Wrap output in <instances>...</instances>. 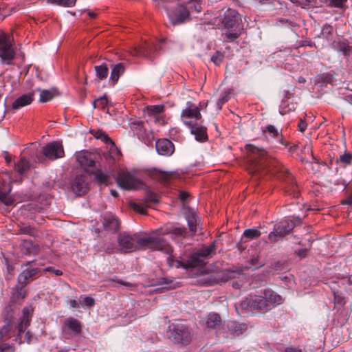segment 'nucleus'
Here are the masks:
<instances>
[{
    "mask_svg": "<svg viewBox=\"0 0 352 352\" xmlns=\"http://www.w3.org/2000/svg\"><path fill=\"white\" fill-rule=\"evenodd\" d=\"M168 234H172V237H185L187 230L184 227H177L168 224L156 229L145 237H142L137 233L133 234L126 232L121 233L118 237V243L122 248L130 252L150 248L170 254L173 251V248L163 238Z\"/></svg>",
    "mask_w": 352,
    "mask_h": 352,
    "instance_id": "1",
    "label": "nucleus"
},
{
    "mask_svg": "<svg viewBox=\"0 0 352 352\" xmlns=\"http://www.w3.org/2000/svg\"><path fill=\"white\" fill-rule=\"evenodd\" d=\"M249 171L254 175L256 173H270L276 175L280 179L285 182V191L287 194L296 197L299 190L296 184L293 176L276 159L267 154L266 151L255 146L253 144H247L245 146Z\"/></svg>",
    "mask_w": 352,
    "mask_h": 352,
    "instance_id": "2",
    "label": "nucleus"
},
{
    "mask_svg": "<svg viewBox=\"0 0 352 352\" xmlns=\"http://www.w3.org/2000/svg\"><path fill=\"white\" fill-rule=\"evenodd\" d=\"M283 298L272 289H264L258 295L249 296L241 302V309L264 314L282 304Z\"/></svg>",
    "mask_w": 352,
    "mask_h": 352,
    "instance_id": "3",
    "label": "nucleus"
},
{
    "mask_svg": "<svg viewBox=\"0 0 352 352\" xmlns=\"http://www.w3.org/2000/svg\"><path fill=\"white\" fill-rule=\"evenodd\" d=\"M221 24L225 29L222 34L224 41L233 42L238 38L243 30L241 15L234 10H227L221 20Z\"/></svg>",
    "mask_w": 352,
    "mask_h": 352,
    "instance_id": "4",
    "label": "nucleus"
},
{
    "mask_svg": "<svg viewBox=\"0 0 352 352\" xmlns=\"http://www.w3.org/2000/svg\"><path fill=\"white\" fill-rule=\"evenodd\" d=\"M214 250L215 245L212 243L208 246L199 249L196 252L192 254L188 259L182 261L174 260L172 256V252L168 254L167 261L170 266H175L177 268H193L203 264L204 260L210 257Z\"/></svg>",
    "mask_w": 352,
    "mask_h": 352,
    "instance_id": "5",
    "label": "nucleus"
},
{
    "mask_svg": "<svg viewBox=\"0 0 352 352\" xmlns=\"http://www.w3.org/2000/svg\"><path fill=\"white\" fill-rule=\"evenodd\" d=\"M167 338L173 343L188 345L192 337L190 329L182 323H172L166 331Z\"/></svg>",
    "mask_w": 352,
    "mask_h": 352,
    "instance_id": "6",
    "label": "nucleus"
},
{
    "mask_svg": "<svg viewBox=\"0 0 352 352\" xmlns=\"http://www.w3.org/2000/svg\"><path fill=\"white\" fill-rule=\"evenodd\" d=\"M334 296V314L333 323L336 326L342 327L348 320L350 316L349 309L345 306V298L338 292H333Z\"/></svg>",
    "mask_w": 352,
    "mask_h": 352,
    "instance_id": "7",
    "label": "nucleus"
},
{
    "mask_svg": "<svg viewBox=\"0 0 352 352\" xmlns=\"http://www.w3.org/2000/svg\"><path fill=\"white\" fill-rule=\"evenodd\" d=\"M116 180L120 188L126 190L138 189L142 185V182L137 177L128 171L118 173Z\"/></svg>",
    "mask_w": 352,
    "mask_h": 352,
    "instance_id": "8",
    "label": "nucleus"
},
{
    "mask_svg": "<svg viewBox=\"0 0 352 352\" xmlns=\"http://www.w3.org/2000/svg\"><path fill=\"white\" fill-rule=\"evenodd\" d=\"M200 108L191 102L186 103V107L181 112V120L188 126L202 120Z\"/></svg>",
    "mask_w": 352,
    "mask_h": 352,
    "instance_id": "9",
    "label": "nucleus"
},
{
    "mask_svg": "<svg viewBox=\"0 0 352 352\" xmlns=\"http://www.w3.org/2000/svg\"><path fill=\"white\" fill-rule=\"evenodd\" d=\"M294 226L293 221L289 219H285L276 223L273 231L268 235L269 240L272 243L278 241L280 238L289 234L293 230Z\"/></svg>",
    "mask_w": 352,
    "mask_h": 352,
    "instance_id": "10",
    "label": "nucleus"
},
{
    "mask_svg": "<svg viewBox=\"0 0 352 352\" xmlns=\"http://www.w3.org/2000/svg\"><path fill=\"white\" fill-rule=\"evenodd\" d=\"M15 56L10 38L6 35L0 36V57L7 64H10Z\"/></svg>",
    "mask_w": 352,
    "mask_h": 352,
    "instance_id": "11",
    "label": "nucleus"
},
{
    "mask_svg": "<svg viewBox=\"0 0 352 352\" xmlns=\"http://www.w3.org/2000/svg\"><path fill=\"white\" fill-rule=\"evenodd\" d=\"M43 153L47 159L51 160L63 157L65 155L63 146L58 142L48 143L43 148Z\"/></svg>",
    "mask_w": 352,
    "mask_h": 352,
    "instance_id": "12",
    "label": "nucleus"
},
{
    "mask_svg": "<svg viewBox=\"0 0 352 352\" xmlns=\"http://www.w3.org/2000/svg\"><path fill=\"white\" fill-rule=\"evenodd\" d=\"M169 19L173 25H179L189 19V10L186 6L182 4H177L173 12H168Z\"/></svg>",
    "mask_w": 352,
    "mask_h": 352,
    "instance_id": "13",
    "label": "nucleus"
},
{
    "mask_svg": "<svg viewBox=\"0 0 352 352\" xmlns=\"http://www.w3.org/2000/svg\"><path fill=\"white\" fill-rule=\"evenodd\" d=\"M32 261L27 262L24 265L26 268L18 276V282L22 285H27L30 280H32L41 272L40 268L32 267Z\"/></svg>",
    "mask_w": 352,
    "mask_h": 352,
    "instance_id": "14",
    "label": "nucleus"
},
{
    "mask_svg": "<svg viewBox=\"0 0 352 352\" xmlns=\"http://www.w3.org/2000/svg\"><path fill=\"white\" fill-rule=\"evenodd\" d=\"M76 160L80 166L87 173L95 170L96 162L92 155L87 151H82L76 155Z\"/></svg>",
    "mask_w": 352,
    "mask_h": 352,
    "instance_id": "15",
    "label": "nucleus"
},
{
    "mask_svg": "<svg viewBox=\"0 0 352 352\" xmlns=\"http://www.w3.org/2000/svg\"><path fill=\"white\" fill-rule=\"evenodd\" d=\"M195 140L199 142H205L208 140L207 128L202 124V120L187 126Z\"/></svg>",
    "mask_w": 352,
    "mask_h": 352,
    "instance_id": "16",
    "label": "nucleus"
},
{
    "mask_svg": "<svg viewBox=\"0 0 352 352\" xmlns=\"http://www.w3.org/2000/svg\"><path fill=\"white\" fill-rule=\"evenodd\" d=\"M88 182L84 175H77L72 183V190L77 195H82L88 190Z\"/></svg>",
    "mask_w": 352,
    "mask_h": 352,
    "instance_id": "17",
    "label": "nucleus"
},
{
    "mask_svg": "<svg viewBox=\"0 0 352 352\" xmlns=\"http://www.w3.org/2000/svg\"><path fill=\"white\" fill-rule=\"evenodd\" d=\"M155 148L158 154L164 156H170L175 151L173 143L166 139H159L155 142Z\"/></svg>",
    "mask_w": 352,
    "mask_h": 352,
    "instance_id": "18",
    "label": "nucleus"
},
{
    "mask_svg": "<svg viewBox=\"0 0 352 352\" xmlns=\"http://www.w3.org/2000/svg\"><path fill=\"white\" fill-rule=\"evenodd\" d=\"M62 329L64 333L70 331L76 336L80 333L82 325L78 320L73 317H69L64 320Z\"/></svg>",
    "mask_w": 352,
    "mask_h": 352,
    "instance_id": "19",
    "label": "nucleus"
},
{
    "mask_svg": "<svg viewBox=\"0 0 352 352\" xmlns=\"http://www.w3.org/2000/svg\"><path fill=\"white\" fill-rule=\"evenodd\" d=\"M158 44L145 43L143 45L135 50V55L143 56L149 58L153 57V54L158 50Z\"/></svg>",
    "mask_w": 352,
    "mask_h": 352,
    "instance_id": "20",
    "label": "nucleus"
},
{
    "mask_svg": "<svg viewBox=\"0 0 352 352\" xmlns=\"http://www.w3.org/2000/svg\"><path fill=\"white\" fill-rule=\"evenodd\" d=\"M103 226L105 230L115 232L120 228V221L116 216L108 214L104 217Z\"/></svg>",
    "mask_w": 352,
    "mask_h": 352,
    "instance_id": "21",
    "label": "nucleus"
},
{
    "mask_svg": "<svg viewBox=\"0 0 352 352\" xmlns=\"http://www.w3.org/2000/svg\"><path fill=\"white\" fill-rule=\"evenodd\" d=\"M206 325L209 329H219L223 324L219 314L211 312L206 316Z\"/></svg>",
    "mask_w": 352,
    "mask_h": 352,
    "instance_id": "22",
    "label": "nucleus"
},
{
    "mask_svg": "<svg viewBox=\"0 0 352 352\" xmlns=\"http://www.w3.org/2000/svg\"><path fill=\"white\" fill-rule=\"evenodd\" d=\"M34 92L21 95L12 102V109L16 110L31 104L34 100Z\"/></svg>",
    "mask_w": 352,
    "mask_h": 352,
    "instance_id": "23",
    "label": "nucleus"
},
{
    "mask_svg": "<svg viewBox=\"0 0 352 352\" xmlns=\"http://www.w3.org/2000/svg\"><path fill=\"white\" fill-rule=\"evenodd\" d=\"M26 285H22L21 283H19L12 287L11 292V300L13 302H21L26 296V292L24 287Z\"/></svg>",
    "mask_w": 352,
    "mask_h": 352,
    "instance_id": "24",
    "label": "nucleus"
},
{
    "mask_svg": "<svg viewBox=\"0 0 352 352\" xmlns=\"http://www.w3.org/2000/svg\"><path fill=\"white\" fill-rule=\"evenodd\" d=\"M228 329L234 336H239L247 330V325L245 323L230 321L228 324Z\"/></svg>",
    "mask_w": 352,
    "mask_h": 352,
    "instance_id": "25",
    "label": "nucleus"
},
{
    "mask_svg": "<svg viewBox=\"0 0 352 352\" xmlns=\"http://www.w3.org/2000/svg\"><path fill=\"white\" fill-rule=\"evenodd\" d=\"M124 72V66L122 63H118L114 65L112 67L110 80L113 82V85H115L121 74H122Z\"/></svg>",
    "mask_w": 352,
    "mask_h": 352,
    "instance_id": "26",
    "label": "nucleus"
},
{
    "mask_svg": "<svg viewBox=\"0 0 352 352\" xmlns=\"http://www.w3.org/2000/svg\"><path fill=\"white\" fill-rule=\"evenodd\" d=\"M23 253L30 254L37 251V247L30 240H23L20 245Z\"/></svg>",
    "mask_w": 352,
    "mask_h": 352,
    "instance_id": "27",
    "label": "nucleus"
},
{
    "mask_svg": "<svg viewBox=\"0 0 352 352\" xmlns=\"http://www.w3.org/2000/svg\"><path fill=\"white\" fill-rule=\"evenodd\" d=\"M96 77L98 80H104L107 78L109 74V67L107 64L96 65L94 67Z\"/></svg>",
    "mask_w": 352,
    "mask_h": 352,
    "instance_id": "28",
    "label": "nucleus"
},
{
    "mask_svg": "<svg viewBox=\"0 0 352 352\" xmlns=\"http://www.w3.org/2000/svg\"><path fill=\"white\" fill-rule=\"evenodd\" d=\"M30 163L25 158H21L16 164H15V170L20 175L23 174L30 168Z\"/></svg>",
    "mask_w": 352,
    "mask_h": 352,
    "instance_id": "29",
    "label": "nucleus"
},
{
    "mask_svg": "<svg viewBox=\"0 0 352 352\" xmlns=\"http://www.w3.org/2000/svg\"><path fill=\"white\" fill-rule=\"evenodd\" d=\"M110 144L109 148V153L107 154V156L110 158H112L113 160H116V158L119 157L121 155V151L119 148L117 147L115 142L111 140V141L109 142Z\"/></svg>",
    "mask_w": 352,
    "mask_h": 352,
    "instance_id": "30",
    "label": "nucleus"
},
{
    "mask_svg": "<svg viewBox=\"0 0 352 352\" xmlns=\"http://www.w3.org/2000/svg\"><path fill=\"white\" fill-rule=\"evenodd\" d=\"M76 0H47V3L62 6V7H73L76 4Z\"/></svg>",
    "mask_w": 352,
    "mask_h": 352,
    "instance_id": "31",
    "label": "nucleus"
},
{
    "mask_svg": "<svg viewBox=\"0 0 352 352\" xmlns=\"http://www.w3.org/2000/svg\"><path fill=\"white\" fill-rule=\"evenodd\" d=\"M31 321V318H25L22 317L20 324H19V332H18V337H19V344H21L22 343L21 334L25 331V329L30 325Z\"/></svg>",
    "mask_w": 352,
    "mask_h": 352,
    "instance_id": "32",
    "label": "nucleus"
},
{
    "mask_svg": "<svg viewBox=\"0 0 352 352\" xmlns=\"http://www.w3.org/2000/svg\"><path fill=\"white\" fill-rule=\"evenodd\" d=\"M91 173L94 174L95 179L99 184H108L107 182L109 179V176L107 174L102 173L100 170H94Z\"/></svg>",
    "mask_w": 352,
    "mask_h": 352,
    "instance_id": "33",
    "label": "nucleus"
},
{
    "mask_svg": "<svg viewBox=\"0 0 352 352\" xmlns=\"http://www.w3.org/2000/svg\"><path fill=\"white\" fill-rule=\"evenodd\" d=\"M0 204H3L6 206H10L14 204V199L10 195L9 192H5L0 191Z\"/></svg>",
    "mask_w": 352,
    "mask_h": 352,
    "instance_id": "34",
    "label": "nucleus"
},
{
    "mask_svg": "<svg viewBox=\"0 0 352 352\" xmlns=\"http://www.w3.org/2000/svg\"><path fill=\"white\" fill-rule=\"evenodd\" d=\"M189 12H200L202 10V4L201 0H190L188 3Z\"/></svg>",
    "mask_w": 352,
    "mask_h": 352,
    "instance_id": "35",
    "label": "nucleus"
},
{
    "mask_svg": "<svg viewBox=\"0 0 352 352\" xmlns=\"http://www.w3.org/2000/svg\"><path fill=\"white\" fill-rule=\"evenodd\" d=\"M261 234V232L257 229H247L243 232V238H246L248 240H252L258 238Z\"/></svg>",
    "mask_w": 352,
    "mask_h": 352,
    "instance_id": "36",
    "label": "nucleus"
},
{
    "mask_svg": "<svg viewBox=\"0 0 352 352\" xmlns=\"http://www.w3.org/2000/svg\"><path fill=\"white\" fill-rule=\"evenodd\" d=\"M54 96V92L52 90H41L39 101L41 102H47L51 100Z\"/></svg>",
    "mask_w": 352,
    "mask_h": 352,
    "instance_id": "37",
    "label": "nucleus"
},
{
    "mask_svg": "<svg viewBox=\"0 0 352 352\" xmlns=\"http://www.w3.org/2000/svg\"><path fill=\"white\" fill-rule=\"evenodd\" d=\"M164 107L162 104L151 105L146 107L147 113L150 116H156L164 111Z\"/></svg>",
    "mask_w": 352,
    "mask_h": 352,
    "instance_id": "38",
    "label": "nucleus"
},
{
    "mask_svg": "<svg viewBox=\"0 0 352 352\" xmlns=\"http://www.w3.org/2000/svg\"><path fill=\"white\" fill-rule=\"evenodd\" d=\"M108 104V100L105 95L95 100L93 102L94 108H98L101 110H105Z\"/></svg>",
    "mask_w": 352,
    "mask_h": 352,
    "instance_id": "39",
    "label": "nucleus"
},
{
    "mask_svg": "<svg viewBox=\"0 0 352 352\" xmlns=\"http://www.w3.org/2000/svg\"><path fill=\"white\" fill-rule=\"evenodd\" d=\"M187 221L189 229L191 232L195 233L197 232V220L196 214L194 213L190 214L187 217Z\"/></svg>",
    "mask_w": 352,
    "mask_h": 352,
    "instance_id": "40",
    "label": "nucleus"
},
{
    "mask_svg": "<svg viewBox=\"0 0 352 352\" xmlns=\"http://www.w3.org/2000/svg\"><path fill=\"white\" fill-rule=\"evenodd\" d=\"M91 133L94 135V136L97 139H100L104 143L108 144L109 141H111V138L102 130H91Z\"/></svg>",
    "mask_w": 352,
    "mask_h": 352,
    "instance_id": "41",
    "label": "nucleus"
},
{
    "mask_svg": "<svg viewBox=\"0 0 352 352\" xmlns=\"http://www.w3.org/2000/svg\"><path fill=\"white\" fill-rule=\"evenodd\" d=\"M224 54L220 51H216L211 56V61L217 66H219L224 60Z\"/></svg>",
    "mask_w": 352,
    "mask_h": 352,
    "instance_id": "42",
    "label": "nucleus"
},
{
    "mask_svg": "<svg viewBox=\"0 0 352 352\" xmlns=\"http://www.w3.org/2000/svg\"><path fill=\"white\" fill-rule=\"evenodd\" d=\"M330 82V76L328 74H323L317 76L316 84L320 87L327 86Z\"/></svg>",
    "mask_w": 352,
    "mask_h": 352,
    "instance_id": "43",
    "label": "nucleus"
},
{
    "mask_svg": "<svg viewBox=\"0 0 352 352\" xmlns=\"http://www.w3.org/2000/svg\"><path fill=\"white\" fill-rule=\"evenodd\" d=\"M340 162L344 166L350 165L352 163V153H345L340 155L339 160H337V163Z\"/></svg>",
    "mask_w": 352,
    "mask_h": 352,
    "instance_id": "44",
    "label": "nucleus"
},
{
    "mask_svg": "<svg viewBox=\"0 0 352 352\" xmlns=\"http://www.w3.org/2000/svg\"><path fill=\"white\" fill-rule=\"evenodd\" d=\"M130 205L134 211H135L140 214H146L147 208L145 205H144L142 204L135 203V202H132V203H131Z\"/></svg>",
    "mask_w": 352,
    "mask_h": 352,
    "instance_id": "45",
    "label": "nucleus"
},
{
    "mask_svg": "<svg viewBox=\"0 0 352 352\" xmlns=\"http://www.w3.org/2000/svg\"><path fill=\"white\" fill-rule=\"evenodd\" d=\"M337 47L346 56H349L352 52V47L345 43H338Z\"/></svg>",
    "mask_w": 352,
    "mask_h": 352,
    "instance_id": "46",
    "label": "nucleus"
},
{
    "mask_svg": "<svg viewBox=\"0 0 352 352\" xmlns=\"http://www.w3.org/2000/svg\"><path fill=\"white\" fill-rule=\"evenodd\" d=\"M263 133H267L272 138H276L278 135L279 131L277 128H276L274 125L269 124L267 125L265 129L263 130Z\"/></svg>",
    "mask_w": 352,
    "mask_h": 352,
    "instance_id": "47",
    "label": "nucleus"
},
{
    "mask_svg": "<svg viewBox=\"0 0 352 352\" xmlns=\"http://www.w3.org/2000/svg\"><path fill=\"white\" fill-rule=\"evenodd\" d=\"M173 175L166 172H159L157 173L156 177L162 182L167 183L172 178Z\"/></svg>",
    "mask_w": 352,
    "mask_h": 352,
    "instance_id": "48",
    "label": "nucleus"
},
{
    "mask_svg": "<svg viewBox=\"0 0 352 352\" xmlns=\"http://www.w3.org/2000/svg\"><path fill=\"white\" fill-rule=\"evenodd\" d=\"M0 352H15V347L13 344L1 342L0 344Z\"/></svg>",
    "mask_w": 352,
    "mask_h": 352,
    "instance_id": "49",
    "label": "nucleus"
},
{
    "mask_svg": "<svg viewBox=\"0 0 352 352\" xmlns=\"http://www.w3.org/2000/svg\"><path fill=\"white\" fill-rule=\"evenodd\" d=\"M21 232L30 236H35L36 234V230L30 226H24L20 229Z\"/></svg>",
    "mask_w": 352,
    "mask_h": 352,
    "instance_id": "50",
    "label": "nucleus"
},
{
    "mask_svg": "<svg viewBox=\"0 0 352 352\" xmlns=\"http://www.w3.org/2000/svg\"><path fill=\"white\" fill-rule=\"evenodd\" d=\"M83 298V302L85 305L87 307H93L95 304V300L91 296H80V300Z\"/></svg>",
    "mask_w": 352,
    "mask_h": 352,
    "instance_id": "51",
    "label": "nucleus"
},
{
    "mask_svg": "<svg viewBox=\"0 0 352 352\" xmlns=\"http://www.w3.org/2000/svg\"><path fill=\"white\" fill-rule=\"evenodd\" d=\"M229 99V94L227 93H223L220 98L218 100L217 105L219 107V108H221V106L228 101Z\"/></svg>",
    "mask_w": 352,
    "mask_h": 352,
    "instance_id": "52",
    "label": "nucleus"
},
{
    "mask_svg": "<svg viewBox=\"0 0 352 352\" xmlns=\"http://www.w3.org/2000/svg\"><path fill=\"white\" fill-rule=\"evenodd\" d=\"M146 201L151 203L158 202V197L155 193H150L146 197Z\"/></svg>",
    "mask_w": 352,
    "mask_h": 352,
    "instance_id": "53",
    "label": "nucleus"
},
{
    "mask_svg": "<svg viewBox=\"0 0 352 352\" xmlns=\"http://www.w3.org/2000/svg\"><path fill=\"white\" fill-rule=\"evenodd\" d=\"M347 0H331V6L342 8Z\"/></svg>",
    "mask_w": 352,
    "mask_h": 352,
    "instance_id": "54",
    "label": "nucleus"
},
{
    "mask_svg": "<svg viewBox=\"0 0 352 352\" xmlns=\"http://www.w3.org/2000/svg\"><path fill=\"white\" fill-rule=\"evenodd\" d=\"M45 271L46 272H53L56 276H61L63 274L62 271L59 270H56L52 267H48L45 269Z\"/></svg>",
    "mask_w": 352,
    "mask_h": 352,
    "instance_id": "55",
    "label": "nucleus"
},
{
    "mask_svg": "<svg viewBox=\"0 0 352 352\" xmlns=\"http://www.w3.org/2000/svg\"><path fill=\"white\" fill-rule=\"evenodd\" d=\"M298 127L300 131L303 132L307 128V123L305 121L300 120L298 122Z\"/></svg>",
    "mask_w": 352,
    "mask_h": 352,
    "instance_id": "56",
    "label": "nucleus"
},
{
    "mask_svg": "<svg viewBox=\"0 0 352 352\" xmlns=\"http://www.w3.org/2000/svg\"><path fill=\"white\" fill-rule=\"evenodd\" d=\"M342 204H348L352 206V192L341 202Z\"/></svg>",
    "mask_w": 352,
    "mask_h": 352,
    "instance_id": "57",
    "label": "nucleus"
},
{
    "mask_svg": "<svg viewBox=\"0 0 352 352\" xmlns=\"http://www.w3.org/2000/svg\"><path fill=\"white\" fill-rule=\"evenodd\" d=\"M23 317L31 318V313L30 308L25 307L23 309Z\"/></svg>",
    "mask_w": 352,
    "mask_h": 352,
    "instance_id": "58",
    "label": "nucleus"
},
{
    "mask_svg": "<svg viewBox=\"0 0 352 352\" xmlns=\"http://www.w3.org/2000/svg\"><path fill=\"white\" fill-rule=\"evenodd\" d=\"M260 5L266 6V5H272L274 0H257Z\"/></svg>",
    "mask_w": 352,
    "mask_h": 352,
    "instance_id": "59",
    "label": "nucleus"
},
{
    "mask_svg": "<svg viewBox=\"0 0 352 352\" xmlns=\"http://www.w3.org/2000/svg\"><path fill=\"white\" fill-rule=\"evenodd\" d=\"M68 304L70 305L72 308H78L79 304L76 300H70L68 301Z\"/></svg>",
    "mask_w": 352,
    "mask_h": 352,
    "instance_id": "60",
    "label": "nucleus"
},
{
    "mask_svg": "<svg viewBox=\"0 0 352 352\" xmlns=\"http://www.w3.org/2000/svg\"><path fill=\"white\" fill-rule=\"evenodd\" d=\"M189 194L186 192H180L179 193V199L182 201H186L187 198L188 197Z\"/></svg>",
    "mask_w": 352,
    "mask_h": 352,
    "instance_id": "61",
    "label": "nucleus"
},
{
    "mask_svg": "<svg viewBox=\"0 0 352 352\" xmlns=\"http://www.w3.org/2000/svg\"><path fill=\"white\" fill-rule=\"evenodd\" d=\"M307 252V249H303V250H298L296 253L298 256H300V258H303V257L306 256Z\"/></svg>",
    "mask_w": 352,
    "mask_h": 352,
    "instance_id": "62",
    "label": "nucleus"
},
{
    "mask_svg": "<svg viewBox=\"0 0 352 352\" xmlns=\"http://www.w3.org/2000/svg\"><path fill=\"white\" fill-rule=\"evenodd\" d=\"M285 352H302V351L298 348L289 347L285 349Z\"/></svg>",
    "mask_w": 352,
    "mask_h": 352,
    "instance_id": "63",
    "label": "nucleus"
},
{
    "mask_svg": "<svg viewBox=\"0 0 352 352\" xmlns=\"http://www.w3.org/2000/svg\"><path fill=\"white\" fill-rule=\"evenodd\" d=\"M25 339L28 344H30L32 339V336L30 334V331H27L25 333Z\"/></svg>",
    "mask_w": 352,
    "mask_h": 352,
    "instance_id": "64",
    "label": "nucleus"
}]
</instances>
